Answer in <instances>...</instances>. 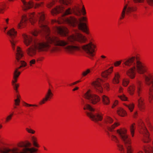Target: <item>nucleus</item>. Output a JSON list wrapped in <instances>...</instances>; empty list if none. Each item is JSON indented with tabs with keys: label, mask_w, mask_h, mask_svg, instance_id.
Listing matches in <instances>:
<instances>
[{
	"label": "nucleus",
	"mask_w": 153,
	"mask_h": 153,
	"mask_svg": "<svg viewBox=\"0 0 153 153\" xmlns=\"http://www.w3.org/2000/svg\"><path fill=\"white\" fill-rule=\"evenodd\" d=\"M77 82L76 81V82H73V84H74V85H75V84H77Z\"/></svg>",
	"instance_id": "56"
},
{
	"label": "nucleus",
	"mask_w": 153,
	"mask_h": 153,
	"mask_svg": "<svg viewBox=\"0 0 153 153\" xmlns=\"http://www.w3.org/2000/svg\"><path fill=\"white\" fill-rule=\"evenodd\" d=\"M53 95V94L51 90L49 89L45 95V97L40 102L39 104L40 105L44 104L46 101H47L49 99H50Z\"/></svg>",
	"instance_id": "17"
},
{
	"label": "nucleus",
	"mask_w": 153,
	"mask_h": 153,
	"mask_svg": "<svg viewBox=\"0 0 153 153\" xmlns=\"http://www.w3.org/2000/svg\"><path fill=\"white\" fill-rule=\"evenodd\" d=\"M78 88H79L78 87H76V88H74V89H73V91H75L78 89Z\"/></svg>",
	"instance_id": "50"
},
{
	"label": "nucleus",
	"mask_w": 153,
	"mask_h": 153,
	"mask_svg": "<svg viewBox=\"0 0 153 153\" xmlns=\"http://www.w3.org/2000/svg\"><path fill=\"white\" fill-rule=\"evenodd\" d=\"M118 97L121 100L123 101L127 100V97L124 94H122L120 95H119L118 96Z\"/></svg>",
	"instance_id": "30"
},
{
	"label": "nucleus",
	"mask_w": 153,
	"mask_h": 153,
	"mask_svg": "<svg viewBox=\"0 0 153 153\" xmlns=\"http://www.w3.org/2000/svg\"><path fill=\"white\" fill-rule=\"evenodd\" d=\"M141 132L143 135V140L144 142L145 143L149 142L150 140L149 133L143 123L141 125Z\"/></svg>",
	"instance_id": "15"
},
{
	"label": "nucleus",
	"mask_w": 153,
	"mask_h": 153,
	"mask_svg": "<svg viewBox=\"0 0 153 153\" xmlns=\"http://www.w3.org/2000/svg\"><path fill=\"white\" fill-rule=\"evenodd\" d=\"M91 72V70L90 69H88L85 71L83 72L82 75L83 76H86L88 74L90 73Z\"/></svg>",
	"instance_id": "34"
},
{
	"label": "nucleus",
	"mask_w": 153,
	"mask_h": 153,
	"mask_svg": "<svg viewBox=\"0 0 153 153\" xmlns=\"http://www.w3.org/2000/svg\"><path fill=\"white\" fill-rule=\"evenodd\" d=\"M137 112H136L135 113V114H137Z\"/></svg>",
	"instance_id": "63"
},
{
	"label": "nucleus",
	"mask_w": 153,
	"mask_h": 153,
	"mask_svg": "<svg viewBox=\"0 0 153 153\" xmlns=\"http://www.w3.org/2000/svg\"><path fill=\"white\" fill-rule=\"evenodd\" d=\"M57 33L61 36H65L68 32V29L64 27H58L56 28Z\"/></svg>",
	"instance_id": "16"
},
{
	"label": "nucleus",
	"mask_w": 153,
	"mask_h": 153,
	"mask_svg": "<svg viewBox=\"0 0 153 153\" xmlns=\"http://www.w3.org/2000/svg\"><path fill=\"white\" fill-rule=\"evenodd\" d=\"M38 33V32L37 31H35L34 32H33L32 34L34 36H36L37 35Z\"/></svg>",
	"instance_id": "44"
},
{
	"label": "nucleus",
	"mask_w": 153,
	"mask_h": 153,
	"mask_svg": "<svg viewBox=\"0 0 153 153\" xmlns=\"http://www.w3.org/2000/svg\"><path fill=\"white\" fill-rule=\"evenodd\" d=\"M123 88L121 87H120L119 88V92L121 93L122 92Z\"/></svg>",
	"instance_id": "48"
},
{
	"label": "nucleus",
	"mask_w": 153,
	"mask_h": 153,
	"mask_svg": "<svg viewBox=\"0 0 153 153\" xmlns=\"http://www.w3.org/2000/svg\"><path fill=\"white\" fill-rule=\"evenodd\" d=\"M16 100H20V96L19 95L17 94L16 95Z\"/></svg>",
	"instance_id": "47"
},
{
	"label": "nucleus",
	"mask_w": 153,
	"mask_h": 153,
	"mask_svg": "<svg viewBox=\"0 0 153 153\" xmlns=\"http://www.w3.org/2000/svg\"><path fill=\"white\" fill-rule=\"evenodd\" d=\"M81 81L80 80H78V81H77V83L80 82Z\"/></svg>",
	"instance_id": "60"
},
{
	"label": "nucleus",
	"mask_w": 153,
	"mask_h": 153,
	"mask_svg": "<svg viewBox=\"0 0 153 153\" xmlns=\"http://www.w3.org/2000/svg\"><path fill=\"white\" fill-rule=\"evenodd\" d=\"M128 1L127 3H125V5L122 10L121 16L120 18V19H123L125 15H130L132 12L136 11L137 9L136 7L135 6L134 4L136 3V1Z\"/></svg>",
	"instance_id": "9"
},
{
	"label": "nucleus",
	"mask_w": 153,
	"mask_h": 153,
	"mask_svg": "<svg viewBox=\"0 0 153 153\" xmlns=\"http://www.w3.org/2000/svg\"><path fill=\"white\" fill-rule=\"evenodd\" d=\"M102 80L98 78L92 84L96 91L99 93H102L103 91V88L101 86L102 83Z\"/></svg>",
	"instance_id": "14"
},
{
	"label": "nucleus",
	"mask_w": 153,
	"mask_h": 153,
	"mask_svg": "<svg viewBox=\"0 0 153 153\" xmlns=\"http://www.w3.org/2000/svg\"><path fill=\"white\" fill-rule=\"evenodd\" d=\"M25 105L27 107H31V106H37L36 105H32L27 103L26 102H24Z\"/></svg>",
	"instance_id": "38"
},
{
	"label": "nucleus",
	"mask_w": 153,
	"mask_h": 153,
	"mask_svg": "<svg viewBox=\"0 0 153 153\" xmlns=\"http://www.w3.org/2000/svg\"><path fill=\"white\" fill-rule=\"evenodd\" d=\"M82 9L81 10L82 14L83 15H85L86 14V11L85 9V8L84 5H82Z\"/></svg>",
	"instance_id": "37"
},
{
	"label": "nucleus",
	"mask_w": 153,
	"mask_h": 153,
	"mask_svg": "<svg viewBox=\"0 0 153 153\" xmlns=\"http://www.w3.org/2000/svg\"><path fill=\"white\" fill-rule=\"evenodd\" d=\"M14 102H15V104L16 105H19L20 102V100H14Z\"/></svg>",
	"instance_id": "39"
},
{
	"label": "nucleus",
	"mask_w": 153,
	"mask_h": 153,
	"mask_svg": "<svg viewBox=\"0 0 153 153\" xmlns=\"http://www.w3.org/2000/svg\"><path fill=\"white\" fill-rule=\"evenodd\" d=\"M113 121V120L110 117L108 116H107L104 119V122L105 123L107 124L108 123L111 124Z\"/></svg>",
	"instance_id": "27"
},
{
	"label": "nucleus",
	"mask_w": 153,
	"mask_h": 153,
	"mask_svg": "<svg viewBox=\"0 0 153 153\" xmlns=\"http://www.w3.org/2000/svg\"><path fill=\"white\" fill-rule=\"evenodd\" d=\"M26 130L29 133L33 134L35 133V131L31 129L26 128Z\"/></svg>",
	"instance_id": "35"
},
{
	"label": "nucleus",
	"mask_w": 153,
	"mask_h": 153,
	"mask_svg": "<svg viewBox=\"0 0 153 153\" xmlns=\"http://www.w3.org/2000/svg\"><path fill=\"white\" fill-rule=\"evenodd\" d=\"M63 12H64L63 16L70 14L72 13L77 16H80L81 15L80 8L79 6L76 7L72 10L70 8H68L65 11L62 7L58 6L53 9L51 12L53 15Z\"/></svg>",
	"instance_id": "8"
},
{
	"label": "nucleus",
	"mask_w": 153,
	"mask_h": 153,
	"mask_svg": "<svg viewBox=\"0 0 153 153\" xmlns=\"http://www.w3.org/2000/svg\"><path fill=\"white\" fill-rule=\"evenodd\" d=\"M39 19L40 27L44 32L46 33V42H39L33 39L30 36L25 34H23L24 42L27 46L31 45L26 50L27 54L33 57L36 54L37 52H42L50 50L55 52L59 49L57 46L64 47L65 50L69 53L73 54L75 52L83 49L91 57L94 55V52L96 46L91 42L82 46L81 44L85 43L87 40L85 36L74 30L75 34L68 36L66 40H62L56 37L48 36L49 28L46 25L44 14L42 13L37 16Z\"/></svg>",
	"instance_id": "1"
},
{
	"label": "nucleus",
	"mask_w": 153,
	"mask_h": 153,
	"mask_svg": "<svg viewBox=\"0 0 153 153\" xmlns=\"http://www.w3.org/2000/svg\"><path fill=\"white\" fill-rule=\"evenodd\" d=\"M37 140L36 137L33 136L32 137V142L33 146L36 147H39V146L37 143Z\"/></svg>",
	"instance_id": "26"
},
{
	"label": "nucleus",
	"mask_w": 153,
	"mask_h": 153,
	"mask_svg": "<svg viewBox=\"0 0 153 153\" xmlns=\"http://www.w3.org/2000/svg\"><path fill=\"white\" fill-rule=\"evenodd\" d=\"M2 127V126L1 125H0V128H1Z\"/></svg>",
	"instance_id": "61"
},
{
	"label": "nucleus",
	"mask_w": 153,
	"mask_h": 153,
	"mask_svg": "<svg viewBox=\"0 0 153 153\" xmlns=\"http://www.w3.org/2000/svg\"><path fill=\"white\" fill-rule=\"evenodd\" d=\"M123 63L125 65L130 66L131 67L127 71L126 74L131 78H134L135 76V71L141 74H143L146 72L147 68L138 59V57L136 58L133 56L123 61Z\"/></svg>",
	"instance_id": "3"
},
{
	"label": "nucleus",
	"mask_w": 153,
	"mask_h": 153,
	"mask_svg": "<svg viewBox=\"0 0 153 153\" xmlns=\"http://www.w3.org/2000/svg\"><path fill=\"white\" fill-rule=\"evenodd\" d=\"M52 5V4H51L50 5H49L48 6V7H50Z\"/></svg>",
	"instance_id": "53"
},
{
	"label": "nucleus",
	"mask_w": 153,
	"mask_h": 153,
	"mask_svg": "<svg viewBox=\"0 0 153 153\" xmlns=\"http://www.w3.org/2000/svg\"><path fill=\"white\" fill-rule=\"evenodd\" d=\"M23 7L24 10L30 8L34 6V4L32 1H22Z\"/></svg>",
	"instance_id": "18"
},
{
	"label": "nucleus",
	"mask_w": 153,
	"mask_h": 153,
	"mask_svg": "<svg viewBox=\"0 0 153 153\" xmlns=\"http://www.w3.org/2000/svg\"><path fill=\"white\" fill-rule=\"evenodd\" d=\"M62 1L63 2V3L64 4H65L66 5H67L68 4L67 2H66V1H67L63 0V1Z\"/></svg>",
	"instance_id": "49"
},
{
	"label": "nucleus",
	"mask_w": 153,
	"mask_h": 153,
	"mask_svg": "<svg viewBox=\"0 0 153 153\" xmlns=\"http://www.w3.org/2000/svg\"><path fill=\"white\" fill-rule=\"evenodd\" d=\"M83 97L88 100V102L93 104H96L100 100L99 96L93 94L90 90L83 94Z\"/></svg>",
	"instance_id": "11"
},
{
	"label": "nucleus",
	"mask_w": 153,
	"mask_h": 153,
	"mask_svg": "<svg viewBox=\"0 0 153 153\" xmlns=\"http://www.w3.org/2000/svg\"><path fill=\"white\" fill-rule=\"evenodd\" d=\"M119 124L115 123L111 126H107L108 131H106L107 134L111 138V140L117 144V146L121 153H132V150L131 146V139L126 134L127 130L125 129H121L117 130L123 142L126 149L125 150L123 146L119 143V141L117 137L114 134L113 130Z\"/></svg>",
	"instance_id": "2"
},
{
	"label": "nucleus",
	"mask_w": 153,
	"mask_h": 153,
	"mask_svg": "<svg viewBox=\"0 0 153 153\" xmlns=\"http://www.w3.org/2000/svg\"><path fill=\"white\" fill-rule=\"evenodd\" d=\"M44 147V149L45 150H47V149L44 146L43 147Z\"/></svg>",
	"instance_id": "59"
},
{
	"label": "nucleus",
	"mask_w": 153,
	"mask_h": 153,
	"mask_svg": "<svg viewBox=\"0 0 153 153\" xmlns=\"http://www.w3.org/2000/svg\"><path fill=\"white\" fill-rule=\"evenodd\" d=\"M29 21L32 24H33L37 20L36 16L33 13H31L29 15Z\"/></svg>",
	"instance_id": "23"
},
{
	"label": "nucleus",
	"mask_w": 153,
	"mask_h": 153,
	"mask_svg": "<svg viewBox=\"0 0 153 153\" xmlns=\"http://www.w3.org/2000/svg\"><path fill=\"white\" fill-rule=\"evenodd\" d=\"M14 108H16V106H15L14 107Z\"/></svg>",
	"instance_id": "62"
},
{
	"label": "nucleus",
	"mask_w": 153,
	"mask_h": 153,
	"mask_svg": "<svg viewBox=\"0 0 153 153\" xmlns=\"http://www.w3.org/2000/svg\"><path fill=\"white\" fill-rule=\"evenodd\" d=\"M120 77V75L118 72L114 73V76L113 80V82L114 84H117L119 82V79Z\"/></svg>",
	"instance_id": "20"
},
{
	"label": "nucleus",
	"mask_w": 153,
	"mask_h": 153,
	"mask_svg": "<svg viewBox=\"0 0 153 153\" xmlns=\"http://www.w3.org/2000/svg\"><path fill=\"white\" fill-rule=\"evenodd\" d=\"M129 82L128 79H125L123 80V86H126L128 85Z\"/></svg>",
	"instance_id": "32"
},
{
	"label": "nucleus",
	"mask_w": 153,
	"mask_h": 153,
	"mask_svg": "<svg viewBox=\"0 0 153 153\" xmlns=\"http://www.w3.org/2000/svg\"><path fill=\"white\" fill-rule=\"evenodd\" d=\"M118 101L117 100H116L114 102L112 106V108H113L115 106L118 104Z\"/></svg>",
	"instance_id": "43"
},
{
	"label": "nucleus",
	"mask_w": 153,
	"mask_h": 153,
	"mask_svg": "<svg viewBox=\"0 0 153 153\" xmlns=\"http://www.w3.org/2000/svg\"><path fill=\"white\" fill-rule=\"evenodd\" d=\"M31 143L27 142L22 143L19 145V148L12 149H7L4 151H1L0 153H31V148H29Z\"/></svg>",
	"instance_id": "6"
},
{
	"label": "nucleus",
	"mask_w": 153,
	"mask_h": 153,
	"mask_svg": "<svg viewBox=\"0 0 153 153\" xmlns=\"http://www.w3.org/2000/svg\"><path fill=\"white\" fill-rule=\"evenodd\" d=\"M7 27H6L4 28V31L5 32V30H6V29L7 28Z\"/></svg>",
	"instance_id": "54"
},
{
	"label": "nucleus",
	"mask_w": 153,
	"mask_h": 153,
	"mask_svg": "<svg viewBox=\"0 0 153 153\" xmlns=\"http://www.w3.org/2000/svg\"><path fill=\"white\" fill-rule=\"evenodd\" d=\"M113 67H111L109 69L104 72L102 74V76L104 78H107L109 74H111L113 71Z\"/></svg>",
	"instance_id": "21"
},
{
	"label": "nucleus",
	"mask_w": 153,
	"mask_h": 153,
	"mask_svg": "<svg viewBox=\"0 0 153 153\" xmlns=\"http://www.w3.org/2000/svg\"><path fill=\"white\" fill-rule=\"evenodd\" d=\"M141 82L140 80L137 79L135 84V85H133L130 86L128 88V92L131 94H133L134 93V91L136 88V91L137 93L138 96L140 97L138 99V102L139 106H141L142 105L143 100L140 96V93L141 91Z\"/></svg>",
	"instance_id": "10"
},
{
	"label": "nucleus",
	"mask_w": 153,
	"mask_h": 153,
	"mask_svg": "<svg viewBox=\"0 0 153 153\" xmlns=\"http://www.w3.org/2000/svg\"><path fill=\"white\" fill-rule=\"evenodd\" d=\"M147 3L150 5L153 6V1H147Z\"/></svg>",
	"instance_id": "42"
},
{
	"label": "nucleus",
	"mask_w": 153,
	"mask_h": 153,
	"mask_svg": "<svg viewBox=\"0 0 153 153\" xmlns=\"http://www.w3.org/2000/svg\"><path fill=\"white\" fill-rule=\"evenodd\" d=\"M146 83L149 87V98L150 102L153 100V79L152 78L151 76H145Z\"/></svg>",
	"instance_id": "12"
},
{
	"label": "nucleus",
	"mask_w": 153,
	"mask_h": 153,
	"mask_svg": "<svg viewBox=\"0 0 153 153\" xmlns=\"http://www.w3.org/2000/svg\"><path fill=\"white\" fill-rule=\"evenodd\" d=\"M15 51L16 59V64L17 65H20L19 67L15 68L13 71V80L12 81V85L16 84V83L17 81V78L21 73L19 71V69L22 67H25L27 65V63L25 61L20 60V59L23 56V53L21 48L19 47H17L16 50Z\"/></svg>",
	"instance_id": "4"
},
{
	"label": "nucleus",
	"mask_w": 153,
	"mask_h": 153,
	"mask_svg": "<svg viewBox=\"0 0 153 153\" xmlns=\"http://www.w3.org/2000/svg\"><path fill=\"white\" fill-rule=\"evenodd\" d=\"M137 153H143V152L141 151H140Z\"/></svg>",
	"instance_id": "58"
},
{
	"label": "nucleus",
	"mask_w": 153,
	"mask_h": 153,
	"mask_svg": "<svg viewBox=\"0 0 153 153\" xmlns=\"http://www.w3.org/2000/svg\"><path fill=\"white\" fill-rule=\"evenodd\" d=\"M5 4V3H3L0 5L1 8H0V13H3V12H2V11L3 10V8Z\"/></svg>",
	"instance_id": "41"
},
{
	"label": "nucleus",
	"mask_w": 153,
	"mask_h": 153,
	"mask_svg": "<svg viewBox=\"0 0 153 153\" xmlns=\"http://www.w3.org/2000/svg\"><path fill=\"white\" fill-rule=\"evenodd\" d=\"M84 107L83 109L84 110H88L89 111H86V113L88 116L92 120L95 122H98L100 121L102 119V116L97 113H95V109L93 108L89 104L85 103L83 102Z\"/></svg>",
	"instance_id": "7"
},
{
	"label": "nucleus",
	"mask_w": 153,
	"mask_h": 153,
	"mask_svg": "<svg viewBox=\"0 0 153 153\" xmlns=\"http://www.w3.org/2000/svg\"><path fill=\"white\" fill-rule=\"evenodd\" d=\"M28 18L25 15H23L22 16V19L20 23L18 25L17 27L18 28H21L22 27L24 26L28 20Z\"/></svg>",
	"instance_id": "19"
},
{
	"label": "nucleus",
	"mask_w": 153,
	"mask_h": 153,
	"mask_svg": "<svg viewBox=\"0 0 153 153\" xmlns=\"http://www.w3.org/2000/svg\"><path fill=\"white\" fill-rule=\"evenodd\" d=\"M13 114V112L7 116L6 118V122H8L11 119Z\"/></svg>",
	"instance_id": "29"
},
{
	"label": "nucleus",
	"mask_w": 153,
	"mask_h": 153,
	"mask_svg": "<svg viewBox=\"0 0 153 153\" xmlns=\"http://www.w3.org/2000/svg\"><path fill=\"white\" fill-rule=\"evenodd\" d=\"M36 63V60L34 59H33L30 60L29 62V65L30 66H33V65Z\"/></svg>",
	"instance_id": "36"
},
{
	"label": "nucleus",
	"mask_w": 153,
	"mask_h": 153,
	"mask_svg": "<svg viewBox=\"0 0 153 153\" xmlns=\"http://www.w3.org/2000/svg\"><path fill=\"white\" fill-rule=\"evenodd\" d=\"M104 86L105 88H106V89H108V83H106L105 85H104Z\"/></svg>",
	"instance_id": "46"
},
{
	"label": "nucleus",
	"mask_w": 153,
	"mask_h": 153,
	"mask_svg": "<svg viewBox=\"0 0 153 153\" xmlns=\"http://www.w3.org/2000/svg\"><path fill=\"white\" fill-rule=\"evenodd\" d=\"M101 57L102 59H105L106 58V57L105 56L103 55L101 56Z\"/></svg>",
	"instance_id": "51"
},
{
	"label": "nucleus",
	"mask_w": 153,
	"mask_h": 153,
	"mask_svg": "<svg viewBox=\"0 0 153 153\" xmlns=\"http://www.w3.org/2000/svg\"><path fill=\"white\" fill-rule=\"evenodd\" d=\"M102 100L104 104L108 105L109 104V100L108 98L106 96L104 95L102 96Z\"/></svg>",
	"instance_id": "24"
},
{
	"label": "nucleus",
	"mask_w": 153,
	"mask_h": 153,
	"mask_svg": "<svg viewBox=\"0 0 153 153\" xmlns=\"http://www.w3.org/2000/svg\"><path fill=\"white\" fill-rule=\"evenodd\" d=\"M118 114L121 116H124L126 114L125 110L122 108H120L117 111Z\"/></svg>",
	"instance_id": "25"
},
{
	"label": "nucleus",
	"mask_w": 153,
	"mask_h": 153,
	"mask_svg": "<svg viewBox=\"0 0 153 153\" xmlns=\"http://www.w3.org/2000/svg\"><path fill=\"white\" fill-rule=\"evenodd\" d=\"M121 62V61H117L114 63V65L115 66H117L120 65Z\"/></svg>",
	"instance_id": "40"
},
{
	"label": "nucleus",
	"mask_w": 153,
	"mask_h": 153,
	"mask_svg": "<svg viewBox=\"0 0 153 153\" xmlns=\"http://www.w3.org/2000/svg\"><path fill=\"white\" fill-rule=\"evenodd\" d=\"M7 33L10 36V41L11 44L12 49L15 51V44L17 42V41L14 38L16 36L17 32L15 31L13 28H12L8 31Z\"/></svg>",
	"instance_id": "13"
},
{
	"label": "nucleus",
	"mask_w": 153,
	"mask_h": 153,
	"mask_svg": "<svg viewBox=\"0 0 153 153\" xmlns=\"http://www.w3.org/2000/svg\"><path fill=\"white\" fill-rule=\"evenodd\" d=\"M9 19L8 18H7V19H6L5 20L6 22L7 23V24H8V21H9Z\"/></svg>",
	"instance_id": "52"
},
{
	"label": "nucleus",
	"mask_w": 153,
	"mask_h": 153,
	"mask_svg": "<svg viewBox=\"0 0 153 153\" xmlns=\"http://www.w3.org/2000/svg\"><path fill=\"white\" fill-rule=\"evenodd\" d=\"M41 6V4L38 3L34 5V6L35 8H36Z\"/></svg>",
	"instance_id": "45"
},
{
	"label": "nucleus",
	"mask_w": 153,
	"mask_h": 153,
	"mask_svg": "<svg viewBox=\"0 0 153 153\" xmlns=\"http://www.w3.org/2000/svg\"><path fill=\"white\" fill-rule=\"evenodd\" d=\"M144 149L146 153H153V148L150 146H144Z\"/></svg>",
	"instance_id": "22"
},
{
	"label": "nucleus",
	"mask_w": 153,
	"mask_h": 153,
	"mask_svg": "<svg viewBox=\"0 0 153 153\" xmlns=\"http://www.w3.org/2000/svg\"><path fill=\"white\" fill-rule=\"evenodd\" d=\"M74 85V84H73V83H71V84H70L69 85L70 86H72V85Z\"/></svg>",
	"instance_id": "57"
},
{
	"label": "nucleus",
	"mask_w": 153,
	"mask_h": 153,
	"mask_svg": "<svg viewBox=\"0 0 153 153\" xmlns=\"http://www.w3.org/2000/svg\"><path fill=\"white\" fill-rule=\"evenodd\" d=\"M126 106L129 109L131 112L132 111L134 108V105L131 104L129 105H126Z\"/></svg>",
	"instance_id": "31"
},
{
	"label": "nucleus",
	"mask_w": 153,
	"mask_h": 153,
	"mask_svg": "<svg viewBox=\"0 0 153 153\" xmlns=\"http://www.w3.org/2000/svg\"><path fill=\"white\" fill-rule=\"evenodd\" d=\"M99 125H100L101 127H103V125L101 123H99Z\"/></svg>",
	"instance_id": "55"
},
{
	"label": "nucleus",
	"mask_w": 153,
	"mask_h": 153,
	"mask_svg": "<svg viewBox=\"0 0 153 153\" xmlns=\"http://www.w3.org/2000/svg\"><path fill=\"white\" fill-rule=\"evenodd\" d=\"M86 18L83 17L79 19L78 20L76 19L73 17H70L68 18H62V20L65 22L69 25L73 27L77 26L78 28L85 33L87 34H89V32L87 27L86 24L82 22L86 21Z\"/></svg>",
	"instance_id": "5"
},
{
	"label": "nucleus",
	"mask_w": 153,
	"mask_h": 153,
	"mask_svg": "<svg viewBox=\"0 0 153 153\" xmlns=\"http://www.w3.org/2000/svg\"><path fill=\"white\" fill-rule=\"evenodd\" d=\"M12 85L13 86V89L15 90L16 92V93H18V88L19 87V84H14L13 85Z\"/></svg>",
	"instance_id": "33"
},
{
	"label": "nucleus",
	"mask_w": 153,
	"mask_h": 153,
	"mask_svg": "<svg viewBox=\"0 0 153 153\" xmlns=\"http://www.w3.org/2000/svg\"><path fill=\"white\" fill-rule=\"evenodd\" d=\"M134 125L135 124L133 123L131 125L130 127V130L132 137H133L134 136V130L135 129V127L134 126Z\"/></svg>",
	"instance_id": "28"
}]
</instances>
